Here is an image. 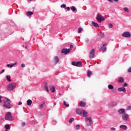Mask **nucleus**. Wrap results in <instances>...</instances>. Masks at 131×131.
Segmentation results:
<instances>
[{"label":"nucleus","instance_id":"obj_30","mask_svg":"<svg viewBox=\"0 0 131 131\" xmlns=\"http://www.w3.org/2000/svg\"><path fill=\"white\" fill-rule=\"evenodd\" d=\"M108 88L109 90H113V89H114V86H113V85H112L111 84H108Z\"/></svg>","mask_w":131,"mask_h":131},{"label":"nucleus","instance_id":"obj_9","mask_svg":"<svg viewBox=\"0 0 131 131\" xmlns=\"http://www.w3.org/2000/svg\"><path fill=\"white\" fill-rule=\"evenodd\" d=\"M70 51H71V49H63L61 51V53L66 55V54H68V53L70 52Z\"/></svg>","mask_w":131,"mask_h":131},{"label":"nucleus","instance_id":"obj_14","mask_svg":"<svg viewBox=\"0 0 131 131\" xmlns=\"http://www.w3.org/2000/svg\"><path fill=\"white\" fill-rule=\"evenodd\" d=\"M118 91L119 92H123V93H126V91L125 90V88L124 87H121V88H118Z\"/></svg>","mask_w":131,"mask_h":131},{"label":"nucleus","instance_id":"obj_46","mask_svg":"<svg viewBox=\"0 0 131 131\" xmlns=\"http://www.w3.org/2000/svg\"><path fill=\"white\" fill-rule=\"evenodd\" d=\"M26 123H25V122H23L22 123H21V126H23V127H24L25 125H26Z\"/></svg>","mask_w":131,"mask_h":131},{"label":"nucleus","instance_id":"obj_11","mask_svg":"<svg viewBox=\"0 0 131 131\" xmlns=\"http://www.w3.org/2000/svg\"><path fill=\"white\" fill-rule=\"evenodd\" d=\"M118 113L119 114H122V115H123L125 114V110L124 108H120L118 110Z\"/></svg>","mask_w":131,"mask_h":131},{"label":"nucleus","instance_id":"obj_26","mask_svg":"<svg viewBox=\"0 0 131 131\" xmlns=\"http://www.w3.org/2000/svg\"><path fill=\"white\" fill-rule=\"evenodd\" d=\"M32 15H33V12H31L30 11H28L27 12V15L29 16V17H30V16H31Z\"/></svg>","mask_w":131,"mask_h":131},{"label":"nucleus","instance_id":"obj_1","mask_svg":"<svg viewBox=\"0 0 131 131\" xmlns=\"http://www.w3.org/2000/svg\"><path fill=\"white\" fill-rule=\"evenodd\" d=\"M3 106L6 107L7 109L12 108L11 100L9 98H6L3 100Z\"/></svg>","mask_w":131,"mask_h":131},{"label":"nucleus","instance_id":"obj_52","mask_svg":"<svg viewBox=\"0 0 131 131\" xmlns=\"http://www.w3.org/2000/svg\"><path fill=\"white\" fill-rule=\"evenodd\" d=\"M70 49H71H71L73 48V45H70Z\"/></svg>","mask_w":131,"mask_h":131},{"label":"nucleus","instance_id":"obj_22","mask_svg":"<svg viewBox=\"0 0 131 131\" xmlns=\"http://www.w3.org/2000/svg\"><path fill=\"white\" fill-rule=\"evenodd\" d=\"M27 105H28V106H31V104H32V100H30V99H28L27 101Z\"/></svg>","mask_w":131,"mask_h":131},{"label":"nucleus","instance_id":"obj_44","mask_svg":"<svg viewBox=\"0 0 131 131\" xmlns=\"http://www.w3.org/2000/svg\"><path fill=\"white\" fill-rule=\"evenodd\" d=\"M111 130H113V131L116 130V128H114V127H112V128H111Z\"/></svg>","mask_w":131,"mask_h":131},{"label":"nucleus","instance_id":"obj_38","mask_svg":"<svg viewBox=\"0 0 131 131\" xmlns=\"http://www.w3.org/2000/svg\"><path fill=\"white\" fill-rule=\"evenodd\" d=\"M113 27V25L112 24H110L108 25V28H112Z\"/></svg>","mask_w":131,"mask_h":131},{"label":"nucleus","instance_id":"obj_8","mask_svg":"<svg viewBox=\"0 0 131 131\" xmlns=\"http://www.w3.org/2000/svg\"><path fill=\"white\" fill-rule=\"evenodd\" d=\"M122 35L123 37H130V33L129 32H125L122 33Z\"/></svg>","mask_w":131,"mask_h":131},{"label":"nucleus","instance_id":"obj_40","mask_svg":"<svg viewBox=\"0 0 131 131\" xmlns=\"http://www.w3.org/2000/svg\"><path fill=\"white\" fill-rule=\"evenodd\" d=\"M85 42L88 43L89 42V41H90V39L88 38H87L85 39Z\"/></svg>","mask_w":131,"mask_h":131},{"label":"nucleus","instance_id":"obj_3","mask_svg":"<svg viewBox=\"0 0 131 131\" xmlns=\"http://www.w3.org/2000/svg\"><path fill=\"white\" fill-rule=\"evenodd\" d=\"M85 121L86 122H89L85 124V126L88 127V126H91L93 123V121L92 120V117H90L89 118H85Z\"/></svg>","mask_w":131,"mask_h":131},{"label":"nucleus","instance_id":"obj_59","mask_svg":"<svg viewBox=\"0 0 131 131\" xmlns=\"http://www.w3.org/2000/svg\"><path fill=\"white\" fill-rule=\"evenodd\" d=\"M27 47L26 46V47H25V48L27 49Z\"/></svg>","mask_w":131,"mask_h":131},{"label":"nucleus","instance_id":"obj_47","mask_svg":"<svg viewBox=\"0 0 131 131\" xmlns=\"http://www.w3.org/2000/svg\"><path fill=\"white\" fill-rule=\"evenodd\" d=\"M66 9H67V11H70L71 8L69 7H68L66 8Z\"/></svg>","mask_w":131,"mask_h":131},{"label":"nucleus","instance_id":"obj_2","mask_svg":"<svg viewBox=\"0 0 131 131\" xmlns=\"http://www.w3.org/2000/svg\"><path fill=\"white\" fill-rule=\"evenodd\" d=\"M16 86L17 84L16 83H11L7 86L6 89L8 91H14Z\"/></svg>","mask_w":131,"mask_h":131},{"label":"nucleus","instance_id":"obj_51","mask_svg":"<svg viewBox=\"0 0 131 131\" xmlns=\"http://www.w3.org/2000/svg\"><path fill=\"white\" fill-rule=\"evenodd\" d=\"M108 2H110V3H113V0H107Z\"/></svg>","mask_w":131,"mask_h":131},{"label":"nucleus","instance_id":"obj_32","mask_svg":"<svg viewBox=\"0 0 131 131\" xmlns=\"http://www.w3.org/2000/svg\"><path fill=\"white\" fill-rule=\"evenodd\" d=\"M124 11H125V12H127V13H129V10H128V9L126 7H124L123 8Z\"/></svg>","mask_w":131,"mask_h":131},{"label":"nucleus","instance_id":"obj_5","mask_svg":"<svg viewBox=\"0 0 131 131\" xmlns=\"http://www.w3.org/2000/svg\"><path fill=\"white\" fill-rule=\"evenodd\" d=\"M6 120H13V117H12V113L10 112H8L5 116Z\"/></svg>","mask_w":131,"mask_h":131},{"label":"nucleus","instance_id":"obj_27","mask_svg":"<svg viewBox=\"0 0 131 131\" xmlns=\"http://www.w3.org/2000/svg\"><path fill=\"white\" fill-rule=\"evenodd\" d=\"M6 79L7 80H8V81H9V82L12 81V80H11V76L10 75L6 76Z\"/></svg>","mask_w":131,"mask_h":131},{"label":"nucleus","instance_id":"obj_57","mask_svg":"<svg viewBox=\"0 0 131 131\" xmlns=\"http://www.w3.org/2000/svg\"><path fill=\"white\" fill-rule=\"evenodd\" d=\"M53 122H55V123H57V122L56 121H53Z\"/></svg>","mask_w":131,"mask_h":131},{"label":"nucleus","instance_id":"obj_37","mask_svg":"<svg viewBox=\"0 0 131 131\" xmlns=\"http://www.w3.org/2000/svg\"><path fill=\"white\" fill-rule=\"evenodd\" d=\"M78 29V33H80V32L82 31V28H79Z\"/></svg>","mask_w":131,"mask_h":131},{"label":"nucleus","instance_id":"obj_36","mask_svg":"<svg viewBox=\"0 0 131 131\" xmlns=\"http://www.w3.org/2000/svg\"><path fill=\"white\" fill-rule=\"evenodd\" d=\"M63 105L66 106V107H69V104H66V101H63Z\"/></svg>","mask_w":131,"mask_h":131},{"label":"nucleus","instance_id":"obj_18","mask_svg":"<svg viewBox=\"0 0 131 131\" xmlns=\"http://www.w3.org/2000/svg\"><path fill=\"white\" fill-rule=\"evenodd\" d=\"M82 110H80L79 108H77L76 110V113L77 114H79V115H80V114H81L82 113Z\"/></svg>","mask_w":131,"mask_h":131},{"label":"nucleus","instance_id":"obj_19","mask_svg":"<svg viewBox=\"0 0 131 131\" xmlns=\"http://www.w3.org/2000/svg\"><path fill=\"white\" fill-rule=\"evenodd\" d=\"M92 24L94 26V27H100V26H99V24H98V23H95V21H92Z\"/></svg>","mask_w":131,"mask_h":131},{"label":"nucleus","instance_id":"obj_23","mask_svg":"<svg viewBox=\"0 0 131 131\" xmlns=\"http://www.w3.org/2000/svg\"><path fill=\"white\" fill-rule=\"evenodd\" d=\"M44 88H45L46 91H47V92L49 93V88H48V83H45V84L44 85Z\"/></svg>","mask_w":131,"mask_h":131},{"label":"nucleus","instance_id":"obj_20","mask_svg":"<svg viewBox=\"0 0 131 131\" xmlns=\"http://www.w3.org/2000/svg\"><path fill=\"white\" fill-rule=\"evenodd\" d=\"M85 102L81 101L80 103H79V105L80 106H81V107H85Z\"/></svg>","mask_w":131,"mask_h":131},{"label":"nucleus","instance_id":"obj_42","mask_svg":"<svg viewBox=\"0 0 131 131\" xmlns=\"http://www.w3.org/2000/svg\"><path fill=\"white\" fill-rule=\"evenodd\" d=\"M127 110H131V106H128L127 107Z\"/></svg>","mask_w":131,"mask_h":131},{"label":"nucleus","instance_id":"obj_31","mask_svg":"<svg viewBox=\"0 0 131 131\" xmlns=\"http://www.w3.org/2000/svg\"><path fill=\"white\" fill-rule=\"evenodd\" d=\"M45 106H46V103H45V102H43L42 104L39 105V108H43V107H45Z\"/></svg>","mask_w":131,"mask_h":131},{"label":"nucleus","instance_id":"obj_58","mask_svg":"<svg viewBox=\"0 0 131 131\" xmlns=\"http://www.w3.org/2000/svg\"><path fill=\"white\" fill-rule=\"evenodd\" d=\"M59 96H61V94L59 93Z\"/></svg>","mask_w":131,"mask_h":131},{"label":"nucleus","instance_id":"obj_41","mask_svg":"<svg viewBox=\"0 0 131 131\" xmlns=\"http://www.w3.org/2000/svg\"><path fill=\"white\" fill-rule=\"evenodd\" d=\"M5 72V70H2L0 72V74H3Z\"/></svg>","mask_w":131,"mask_h":131},{"label":"nucleus","instance_id":"obj_28","mask_svg":"<svg viewBox=\"0 0 131 131\" xmlns=\"http://www.w3.org/2000/svg\"><path fill=\"white\" fill-rule=\"evenodd\" d=\"M123 81H124L123 78H122V77L119 78V79L118 81V82H123Z\"/></svg>","mask_w":131,"mask_h":131},{"label":"nucleus","instance_id":"obj_21","mask_svg":"<svg viewBox=\"0 0 131 131\" xmlns=\"http://www.w3.org/2000/svg\"><path fill=\"white\" fill-rule=\"evenodd\" d=\"M59 57H58V56H55L54 57V62L55 64H57V63L59 62Z\"/></svg>","mask_w":131,"mask_h":131},{"label":"nucleus","instance_id":"obj_25","mask_svg":"<svg viewBox=\"0 0 131 131\" xmlns=\"http://www.w3.org/2000/svg\"><path fill=\"white\" fill-rule=\"evenodd\" d=\"M5 127L6 129L8 130L11 128V126L9 124H6L5 125Z\"/></svg>","mask_w":131,"mask_h":131},{"label":"nucleus","instance_id":"obj_56","mask_svg":"<svg viewBox=\"0 0 131 131\" xmlns=\"http://www.w3.org/2000/svg\"><path fill=\"white\" fill-rule=\"evenodd\" d=\"M114 2H118V0H114Z\"/></svg>","mask_w":131,"mask_h":131},{"label":"nucleus","instance_id":"obj_34","mask_svg":"<svg viewBox=\"0 0 131 131\" xmlns=\"http://www.w3.org/2000/svg\"><path fill=\"white\" fill-rule=\"evenodd\" d=\"M104 33H100V34L99 35V36L101 38H103V37H104Z\"/></svg>","mask_w":131,"mask_h":131},{"label":"nucleus","instance_id":"obj_55","mask_svg":"<svg viewBox=\"0 0 131 131\" xmlns=\"http://www.w3.org/2000/svg\"><path fill=\"white\" fill-rule=\"evenodd\" d=\"M18 105H22V102L20 101V102L18 103Z\"/></svg>","mask_w":131,"mask_h":131},{"label":"nucleus","instance_id":"obj_54","mask_svg":"<svg viewBox=\"0 0 131 131\" xmlns=\"http://www.w3.org/2000/svg\"><path fill=\"white\" fill-rule=\"evenodd\" d=\"M83 128H84L85 131H88V128H85L84 127H83Z\"/></svg>","mask_w":131,"mask_h":131},{"label":"nucleus","instance_id":"obj_45","mask_svg":"<svg viewBox=\"0 0 131 131\" xmlns=\"http://www.w3.org/2000/svg\"><path fill=\"white\" fill-rule=\"evenodd\" d=\"M106 51H107V48L104 47V48L103 49V52H106Z\"/></svg>","mask_w":131,"mask_h":131},{"label":"nucleus","instance_id":"obj_15","mask_svg":"<svg viewBox=\"0 0 131 131\" xmlns=\"http://www.w3.org/2000/svg\"><path fill=\"white\" fill-rule=\"evenodd\" d=\"M15 65H17V62L12 63L11 64H7V67L8 68H12L13 66H15Z\"/></svg>","mask_w":131,"mask_h":131},{"label":"nucleus","instance_id":"obj_49","mask_svg":"<svg viewBox=\"0 0 131 131\" xmlns=\"http://www.w3.org/2000/svg\"><path fill=\"white\" fill-rule=\"evenodd\" d=\"M21 67H23V68H24L25 67V64L24 63H22Z\"/></svg>","mask_w":131,"mask_h":131},{"label":"nucleus","instance_id":"obj_24","mask_svg":"<svg viewBox=\"0 0 131 131\" xmlns=\"http://www.w3.org/2000/svg\"><path fill=\"white\" fill-rule=\"evenodd\" d=\"M92 72L91 71H88L87 73L88 77H91V75L92 74Z\"/></svg>","mask_w":131,"mask_h":131},{"label":"nucleus","instance_id":"obj_13","mask_svg":"<svg viewBox=\"0 0 131 131\" xmlns=\"http://www.w3.org/2000/svg\"><path fill=\"white\" fill-rule=\"evenodd\" d=\"M82 113L83 115V117H85V118H86V117L89 116V113H88V112L84 110L82 111Z\"/></svg>","mask_w":131,"mask_h":131},{"label":"nucleus","instance_id":"obj_6","mask_svg":"<svg viewBox=\"0 0 131 131\" xmlns=\"http://www.w3.org/2000/svg\"><path fill=\"white\" fill-rule=\"evenodd\" d=\"M72 64L73 66H76L77 67H81V66L82 65V63H81V61H73Z\"/></svg>","mask_w":131,"mask_h":131},{"label":"nucleus","instance_id":"obj_33","mask_svg":"<svg viewBox=\"0 0 131 131\" xmlns=\"http://www.w3.org/2000/svg\"><path fill=\"white\" fill-rule=\"evenodd\" d=\"M73 121H74V118H71L69 119V122L70 123H72V122H73Z\"/></svg>","mask_w":131,"mask_h":131},{"label":"nucleus","instance_id":"obj_17","mask_svg":"<svg viewBox=\"0 0 131 131\" xmlns=\"http://www.w3.org/2000/svg\"><path fill=\"white\" fill-rule=\"evenodd\" d=\"M71 11H72L74 13H76V12H77V9L76 8H75V7H74V6H72V7H71Z\"/></svg>","mask_w":131,"mask_h":131},{"label":"nucleus","instance_id":"obj_35","mask_svg":"<svg viewBox=\"0 0 131 131\" xmlns=\"http://www.w3.org/2000/svg\"><path fill=\"white\" fill-rule=\"evenodd\" d=\"M76 129L79 130V129H80V125H79V124L76 125Z\"/></svg>","mask_w":131,"mask_h":131},{"label":"nucleus","instance_id":"obj_29","mask_svg":"<svg viewBox=\"0 0 131 131\" xmlns=\"http://www.w3.org/2000/svg\"><path fill=\"white\" fill-rule=\"evenodd\" d=\"M50 90H51L52 93H55V86L52 85L51 87Z\"/></svg>","mask_w":131,"mask_h":131},{"label":"nucleus","instance_id":"obj_39","mask_svg":"<svg viewBox=\"0 0 131 131\" xmlns=\"http://www.w3.org/2000/svg\"><path fill=\"white\" fill-rule=\"evenodd\" d=\"M60 7H61V8H66V5H65V4H62V5H61Z\"/></svg>","mask_w":131,"mask_h":131},{"label":"nucleus","instance_id":"obj_7","mask_svg":"<svg viewBox=\"0 0 131 131\" xmlns=\"http://www.w3.org/2000/svg\"><path fill=\"white\" fill-rule=\"evenodd\" d=\"M122 118L124 121H127V119H128V114L125 113L124 114L122 115Z\"/></svg>","mask_w":131,"mask_h":131},{"label":"nucleus","instance_id":"obj_43","mask_svg":"<svg viewBox=\"0 0 131 131\" xmlns=\"http://www.w3.org/2000/svg\"><path fill=\"white\" fill-rule=\"evenodd\" d=\"M106 46V43H104L102 45V46L101 47H100V49H102L103 48H104V46Z\"/></svg>","mask_w":131,"mask_h":131},{"label":"nucleus","instance_id":"obj_50","mask_svg":"<svg viewBox=\"0 0 131 131\" xmlns=\"http://www.w3.org/2000/svg\"><path fill=\"white\" fill-rule=\"evenodd\" d=\"M128 72H131V68H129L128 69Z\"/></svg>","mask_w":131,"mask_h":131},{"label":"nucleus","instance_id":"obj_4","mask_svg":"<svg viewBox=\"0 0 131 131\" xmlns=\"http://www.w3.org/2000/svg\"><path fill=\"white\" fill-rule=\"evenodd\" d=\"M96 19L97 21H98V22L101 23L102 21H104V20H105V17H104V16H103L102 15L98 14L97 16L96 17Z\"/></svg>","mask_w":131,"mask_h":131},{"label":"nucleus","instance_id":"obj_48","mask_svg":"<svg viewBox=\"0 0 131 131\" xmlns=\"http://www.w3.org/2000/svg\"><path fill=\"white\" fill-rule=\"evenodd\" d=\"M123 86H127V83H124V84L123 85Z\"/></svg>","mask_w":131,"mask_h":131},{"label":"nucleus","instance_id":"obj_10","mask_svg":"<svg viewBox=\"0 0 131 131\" xmlns=\"http://www.w3.org/2000/svg\"><path fill=\"white\" fill-rule=\"evenodd\" d=\"M94 56H95V49H92L90 53L89 58H90V59H92L94 58Z\"/></svg>","mask_w":131,"mask_h":131},{"label":"nucleus","instance_id":"obj_53","mask_svg":"<svg viewBox=\"0 0 131 131\" xmlns=\"http://www.w3.org/2000/svg\"><path fill=\"white\" fill-rule=\"evenodd\" d=\"M2 98H3L2 96H0V103H2Z\"/></svg>","mask_w":131,"mask_h":131},{"label":"nucleus","instance_id":"obj_16","mask_svg":"<svg viewBox=\"0 0 131 131\" xmlns=\"http://www.w3.org/2000/svg\"><path fill=\"white\" fill-rule=\"evenodd\" d=\"M120 128H122V129H124V130H126V129H127V126L125 125H121L120 126Z\"/></svg>","mask_w":131,"mask_h":131},{"label":"nucleus","instance_id":"obj_12","mask_svg":"<svg viewBox=\"0 0 131 131\" xmlns=\"http://www.w3.org/2000/svg\"><path fill=\"white\" fill-rule=\"evenodd\" d=\"M117 105V103L116 102H111L109 103L108 106L110 108H113L115 106H116Z\"/></svg>","mask_w":131,"mask_h":131}]
</instances>
